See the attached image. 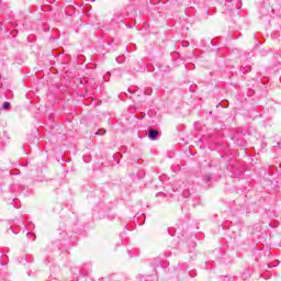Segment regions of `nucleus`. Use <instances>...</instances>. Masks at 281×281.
I'll return each mask as SVG.
<instances>
[{"mask_svg": "<svg viewBox=\"0 0 281 281\" xmlns=\"http://www.w3.org/2000/svg\"><path fill=\"white\" fill-rule=\"evenodd\" d=\"M149 139H157V137H159V131L157 130H149V134H148Z\"/></svg>", "mask_w": 281, "mask_h": 281, "instance_id": "1", "label": "nucleus"}, {"mask_svg": "<svg viewBox=\"0 0 281 281\" xmlns=\"http://www.w3.org/2000/svg\"><path fill=\"white\" fill-rule=\"evenodd\" d=\"M2 109H3L4 111H10V109H11L10 102H4V103L2 104Z\"/></svg>", "mask_w": 281, "mask_h": 281, "instance_id": "2", "label": "nucleus"}]
</instances>
